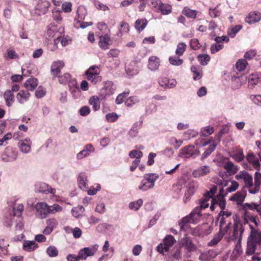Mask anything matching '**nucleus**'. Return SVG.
Listing matches in <instances>:
<instances>
[{"instance_id":"obj_1","label":"nucleus","mask_w":261,"mask_h":261,"mask_svg":"<svg viewBox=\"0 0 261 261\" xmlns=\"http://www.w3.org/2000/svg\"><path fill=\"white\" fill-rule=\"evenodd\" d=\"M220 229L227 233L230 230L232 220V213L228 211H221L218 214Z\"/></svg>"},{"instance_id":"obj_2","label":"nucleus","mask_w":261,"mask_h":261,"mask_svg":"<svg viewBox=\"0 0 261 261\" xmlns=\"http://www.w3.org/2000/svg\"><path fill=\"white\" fill-rule=\"evenodd\" d=\"M159 176L156 173L146 174L141 181L138 189L143 191H146L152 189L154 186L155 181L159 178Z\"/></svg>"},{"instance_id":"obj_3","label":"nucleus","mask_w":261,"mask_h":261,"mask_svg":"<svg viewBox=\"0 0 261 261\" xmlns=\"http://www.w3.org/2000/svg\"><path fill=\"white\" fill-rule=\"evenodd\" d=\"M213 227L208 223H203L198 225L193 230V234L196 237H203L211 233Z\"/></svg>"},{"instance_id":"obj_4","label":"nucleus","mask_w":261,"mask_h":261,"mask_svg":"<svg viewBox=\"0 0 261 261\" xmlns=\"http://www.w3.org/2000/svg\"><path fill=\"white\" fill-rule=\"evenodd\" d=\"M175 242L176 240L173 236H167L164 240V243H160L158 246V251L161 253H163L164 252H168Z\"/></svg>"},{"instance_id":"obj_5","label":"nucleus","mask_w":261,"mask_h":261,"mask_svg":"<svg viewBox=\"0 0 261 261\" xmlns=\"http://www.w3.org/2000/svg\"><path fill=\"white\" fill-rule=\"evenodd\" d=\"M36 216L40 219H44L49 215V205L45 202H38L35 206Z\"/></svg>"},{"instance_id":"obj_6","label":"nucleus","mask_w":261,"mask_h":261,"mask_svg":"<svg viewBox=\"0 0 261 261\" xmlns=\"http://www.w3.org/2000/svg\"><path fill=\"white\" fill-rule=\"evenodd\" d=\"M63 31V29L62 27H59L55 23H51L47 27V35L50 39L53 38L60 39Z\"/></svg>"},{"instance_id":"obj_7","label":"nucleus","mask_w":261,"mask_h":261,"mask_svg":"<svg viewBox=\"0 0 261 261\" xmlns=\"http://www.w3.org/2000/svg\"><path fill=\"white\" fill-rule=\"evenodd\" d=\"M199 187L198 182L194 180L190 181L186 186V191L185 193L184 201L187 202L190 200L192 196L195 193Z\"/></svg>"},{"instance_id":"obj_8","label":"nucleus","mask_w":261,"mask_h":261,"mask_svg":"<svg viewBox=\"0 0 261 261\" xmlns=\"http://www.w3.org/2000/svg\"><path fill=\"white\" fill-rule=\"evenodd\" d=\"M237 180L243 179L245 184V187L248 190L253 188L254 184L253 183L252 177L246 171H242L240 172L235 176Z\"/></svg>"},{"instance_id":"obj_9","label":"nucleus","mask_w":261,"mask_h":261,"mask_svg":"<svg viewBox=\"0 0 261 261\" xmlns=\"http://www.w3.org/2000/svg\"><path fill=\"white\" fill-rule=\"evenodd\" d=\"M98 246L94 245L90 247H85L80 250L79 252V258L82 259H86L87 257L92 256L94 255L97 250Z\"/></svg>"},{"instance_id":"obj_10","label":"nucleus","mask_w":261,"mask_h":261,"mask_svg":"<svg viewBox=\"0 0 261 261\" xmlns=\"http://www.w3.org/2000/svg\"><path fill=\"white\" fill-rule=\"evenodd\" d=\"M261 205L255 203H245L242 205V210L245 216H248L253 214V212H257Z\"/></svg>"},{"instance_id":"obj_11","label":"nucleus","mask_w":261,"mask_h":261,"mask_svg":"<svg viewBox=\"0 0 261 261\" xmlns=\"http://www.w3.org/2000/svg\"><path fill=\"white\" fill-rule=\"evenodd\" d=\"M211 171L210 166L203 165L195 169L192 173V176L195 178H200L208 175Z\"/></svg>"},{"instance_id":"obj_12","label":"nucleus","mask_w":261,"mask_h":261,"mask_svg":"<svg viewBox=\"0 0 261 261\" xmlns=\"http://www.w3.org/2000/svg\"><path fill=\"white\" fill-rule=\"evenodd\" d=\"M251 232L248 240L254 243L258 244V246L261 245V231L258 229H256L254 227L249 225Z\"/></svg>"},{"instance_id":"obj_13","label":"nucleus","mask_w":261,"mask_h":261,"mask_svg":"<svg viewBox=\"0 0 261 261\" xmlns=\"http://www.w3.org/2000/svg\"><path fill=\"white\" fill-rule=\"evenodd\" d=\"M224 160L227 161L224 164L223 168L228 173L229 176L234 175L239 170V167L238 165H236L234 163L229 160V158H226Z\"/></svg>"},{"instance_id":"obj_14","label":"nucleus","mask_w":261,"mask_h":261,"mask_svg":"<svg viewBox=\"0 0 261 261\" xmlns=\"http://www.w3.org/2000/svg\"><path fill=\"white\" fill-rule=\"evenodd\" d=\"M158 83L164 88H173L177 84L175 79H170L167 77H161L159 79Z\"/></svg>"},{"instance_id":"obj_15","label":"nucleus","mask_w":261,"mask_h":261,"mask_svg":"<svg viewBox=\"0 0 261 261\" xmlns=\"http://www.w3.org/2000/svg\"><path fill=\"white\" fill-rule=\"evenodd\" d=\"M64 66V63L62 61L54 62L51 66V73L53 75V79L54 80L58 76V74L61 72V69Z\"/></svg>"},{"instance_id":"obj_16","label":"nucleus","mask_w":261,"mask_h":261,"mask_svg":"<svg viewBox=\"0 0 261 261\" xmlns=\"http://www.w3.org/2000/svg\"><path fill=\"white\" fill-rule=\"evenodd\" d=\"M244 229L242 225L235 224L233 226V234L231 237L232 240L241 242Z\"/></svg>"},{"instance_id":"obj_17","label":"nucleus","mask_w":261,"mask_h":261,"mask_svg":"<svg viewBox=\"0 0 261 261\" xmlns=\"http://www.w3.org/2000/svg\"><path fill=\"white\" fill-rule=\"evenodd\" d=\"M254 179L253 188L249 189V192L251 194H255L260 190L261 186V173L256 172L254 174Z\"/></svg>"},{"instance_id":"obj_18","label":"nucleus","mask_w":261,"mask_h":261,"mask_svg":"<svg viewBox=\"0 0 261 261\" xmlns=\"http://www.w3.org/2000/svg\"><path fill=\"white\" fill-rule=\"evenodd\" d=\"M32 142L30 139H25L20 140L18 143V146L21 152L27 153L30 152Z\"/></svg>"},{"instance_id":"obj_19","label":"nucleus","mask_w":261,"mask_h":261,"mask_svg":"<svg viewBox=\"0 0 261 261\" xmlns=\"http://www.w3.org/2000/svg\"><path fill=\"white\" fill-rule=\"evenodd\" d=\"M247 160L249 163L252 166L254 169L258 170L260 167L258 157L256 156L253 153H249L246 156Z\"/></svg>"},{"instance_id":"obj_20","label":"nucleus","mask_w":261,"mask_h":261,"mask_svg":"<svg viewBox=\"0 0 261 261\" xmlns=\"http://www.w3.org/2000/svg\"><path fill=\"white\" fill-rule=\"evenodd\" d=\"M188 216L190 217L191 222L193 224L198 223L201 217L200 208L196 207Z\"/></svg>"},{"instance_id":"obj_21","label":"nucleus","mask_w":261,"mask_h":261,"mask_svg":"<svg viewBox=\"0 0 261 261\" xmlns=\"http://www.w3.org/2000/svg\"><path fill=\"white\" fill-rule=\"evenodd\" d=\"M229 156L236 162L240 163L244 159L243 151L241 148H237L229 152Z\"/></svg>"},{"instance_id":"obj_22","label":"nucleus","mask_w":261,"mask_h":261,"mask_svg":"<svg viewBox=\"0 0 261 261\" xmlns=\"http://www.w3.org/2000/svg\"><path fill=\"white\" fill-rule=\"evenodd\" d=\"M260 19L261 14L259 12H251L245 18V21L249 24H252L258 22Z\"/></svg>"},{"instance_id":"obj_23","label":"nucleus","mask_w":261,"mask_h":261,"mask_svg":"<svg viewBox=\"0 0 261 261\" xmlns=\"http://www.w3.org/2000/svg\"><path fill=\"white\" fill-rule=\"evenodd\" d=\"M160 65V60L156 56H151L149 58L148 68L151 71L156 70Z\"/></svg>"},{"instance_id":"obj_24","label":"nucleus","mask_w":261,"mask_h":261,"mask_svg":"<svg viewBox=\"0 0 261 261\" xmlns=\"http://www.w3.org/2000/svg\"><path fill=\"white\" fill-rule=\"evenodd\" d=\"M180 243L181 245L185 247L188 252L195 250L196 248L190 237H184L181 240Z\"/></svg>"},{"instance_id":"obj_25","label":"nucleus","mask_w":261,"mask_h":261,"mask_svg":"<svg viewBox=\"0 0 261 261\" xmlns=\"http://www.w3.org/2000/svg\"><path fill=\"white\" fill-rule=\"evenodd\" d=\"M110 41V37L108 34H107L104 36H100L99 37L98 44L102 49H107L109 48Z\"/></svg>"},{"instance_id":"obj_26","label":"nucleus","mask_w":261,"mask_h":261,"mask_svg":"<svg viewBox=\"0 0 261 261\" xmlns=\"http://www.w3.org/2000/svg\"><path fill=\"white\" fill-rule=\"evenodd\" d=\"M5 99L6 104L8 107L12 106L13 103L14 102L15 98L13 93L10 90H6L3 95Z\"/></svg>"},{"instance_id":"obj_27","label":"nucleus","mask_w":261,"mask_h":261,"mask_svg":"<svg viewBox=\"0 0 261 261\" xmlns=\"http://www.w3.org/2000/svg\"><path fill=\"white\" fill-rule=\"evenodd\" d=\"M195 151L196 150L194 146L189 145L183 147L181 149L180 153L181 154V156L187 158L192 156Z\"/></svg>"},{"instance_id":"obj_28","label":"nucleus","mask_w":261,"mask_h":261,"mask_svg":"<svg viewBox=\"0 0 261 261\" xmlns=\"http://www.w3.org/2000/svg\"><path fill=\"white\" fill-rule=\"evenodd\" d=\"M12 137L14 139L18 140V133H14L13 136L10 133H7L2 139H0V146H6L8 144V141L10 140Z\"/></svg>"},{"instance_id":"obj_29","label":"nucleus","mask_w":261,"mask_h":261,"mask_svg":"<svg viewBox=\"0 0 261 261\" xmlns=\"http://www.w3.org/2000/svg\"><path fill=\"white\" fill-rule=\"evenodd\" d=\"M59 82L61 84H66L68 83H72L76 84V81L72 79L71 75L68 73H65L62 75L58 76Z\"/></svg>"},{"instance_id":"obj_30","label":"nucleus","mask_w":261,"mask_h":261,"mask_svg":"<svg viewBox=\"0 0 261 261\" xmlns=\"http://www.w3.org/2000/svg\"><path fill=\"white\" fill-rule=\"evenodd\" d=\"M30 93L28 91L21 90L16 95V98L18 102L23 103L29 100Z\"/></svg>"},{"instance_id":"obj_31","label":"nucleus","mask_w":261,"mask_h":261,"mask_svg":"<svg viewBox=\"0 0 261 261\" xmlns=\"http://www.w3.org/2000/svg\"><path fill=\"white\" fill-rule=\"evenodd\" d=\"M38 247L35 241H25L23 244V249L28 252H31Z\"/></svg>"},{"instance_id":"obj_32","label":"nucleus","mask_w":261,"mask_h":261,"mask_svg":"<svg viewBox=\"0 0 261 261\" xmlns=\"http://www.w3.org/2000/svg\"><path fill=\"white\" fill-rule=\"evenodd\" d=\"M225 232L219 229V232L216 234L213 239L208 243L209 246H213L218 244L223 238Z\"/></svg>"},{"instance_id":"obj_33","label":"nucleus","mask_w":261,"mask_h":261,"mask_svg":"<svg viewBox=\"0 0 261 261\" xmlns=\"http://www.w3.org/2000/svg\"><path fill=\"white\" fill-rule=\"evenodd\" d=\"M191 223L190 217L187 215L179 222V226L180 229L183 231H187L190 227V224Z\"/></svg>"},{"instance_id":"obj_34","label":"nucleus","mask_w":261,"mask_h":261,"mask_svg":"<svg viewBox=\"0 0 261 261\" xmlns=\"http://www.w3.org/2000/svg\"><path fill=\"white\" fill-rule=\"evenodd\" d=\"M38 190L39 192L41 193H49L52 194H55L56 193L55 189L51 188L48 185L44 182L39 184Z\"/></svg>"},{"instance_id":"obj_35","label":"nucleus","mask_w":261,"mask_h":261,"mask_svg":"<svg viewBox=\"0 0 261 261\" xmlns=\"http://www.w3.org/2000/svg\"><path fill=\"white\" fill-rule=\"evenodd\" d=\"M76 14L77 18H76V19L79 22L84 20L87 15V10L86 8L83 6H80L77 9Z\"/></svg>"},{"instance_id":"obj_36","label":"nucleus","mask_w":261,"mask_h":261,"mask_svg":"<svg viewBox=\"0 0 261 261\" xmlns=\"http://www.w3.org/2000/svg\"><path fill=\"white\" fill-rule=\"evenodd\" d=\"M246 193L245 192H238L230 197V200L236 201L237 204H240L244 201Z\"/></svg>"},{"instance_id":"obj_37","label":"nucleus","mask_w":261,"mask_h":261,"mask_svg":"<svg viewBox=\"0 0 261 261\" xmlns=\"http://www.w3.org/2000/svg\"><path fill=\"white\" fill-rule=\"evenodd\" d=\"M89 103L92 106L94 111H97L100 109V100L98 97L96 96L91 97L89 100Z\"/></svg>"},{"instance_id":"obj_38","label":"nucleus","mask_w":261,"mask_h":261,"mask_svg":"<svg viewBox=\"0 0 261 261\" xmlns=\"http://www.w3.org/2000/svg\"><path fill=\"white\" fill-rule=\"evenodd\" d=\"M24 85L28 90L33 91L38 85L37 80L35 78L30 79L25 82Z\"/></svg>"},{"instance_id":"obj_39","label":"nucleus","mask_w":261,"mask_h":261,"mask_svg":"<svg viewBox=\"0 0 261 261\" xmlns=\"http://www.w3.org/2000/svg\"><path fill=\"white\" fill-rule=\"evenodd\" d=\"M147 23L148 21L145 18L139 19L136 21L135 27L139 32H141L146 27Z\"/></svg>"},{"instance_id":"obj_40","label":"nucleus","mask_w":261,"mask_h":261,"mask_svg":"<svg viewBox=\"0 0 261 261\" xmlns=\"http://www.w3.org/2000/svg\"><path fill=\"white\" fill-rule=\"evenodd\" d=\"M103 90L106 95H111L114 93L115 88L114 84L111 81H107L105 83Z\"/></svg>"},{"instance_id":"obj_41","label":"nucleus","mask_w":261,"mask_h":261,"mask_svg":"<svg viewBox=\"0 0 261 261\" xmlns=\"http://www.w3.org/2000/svg\"><path fill=\"white\" fill-rule=\"evenodd\" d=\"M85 75L87 76V80L93 85L96 84L101 80V76L99 75H97L96 74H94L91 73H86V72H85Z\"/></svg>"},{"instance_id":"obj_42","label":"nucleus","mask_w":261,"mask_h":261,"mask_svg":"<svg viewBox=\"0 0 261 261\" xmlns=\"http://www.w3.org/2000/svg\"><path fill=\"white\" fill-rule=\"evenodd\" d=\"M158 11H160L163 15H168L172 12V6L162 2Z\"/></svg>"},{"instance_id":"obj_43","label":"nucleus","mask_w":261,"mask_h":261,"mask_svg":"<svg viewBox=\"0 0 261 261\" xmlns=\"http://www.w3.org/2000/svg\"><path fill=\"white\" fill-rule=\"evenodd\" d=\"M49 5L50 4L48 2L42 1L37 4L36 9L39 10L41 13L44 14L48 11Z\"/></svg>"},{"instance_id":"obj_44","label":"nucleus","mask_w":261,"mask_h":261,"mask_svg":"<svg viewBox=\"0 0 261 261\" xmlns=\"http://www.w3.org/2000/svg\"><path fill=\"white\" fill-rule=\"evenodd\" d=\"M182 13L187 17L191 18H196L197 14V12L196 10H191L187 7L184 8Z\"/></svg>"},{"instance_id":"obj_45","label":"nucleus","mask_w":261,"mask_h":261,"mask_svg":"<svg viewBox=\"0 0 261 261\" xmlns=\"http://www.w3.org/2000/svg\"><path fill=\"white\" fill-rule=\"evenodd\" d=\"M257 246L258 244L248 240L246 253L248 255H251L255 252Z\"/></svg>"},{"instance_id":"obj_46","label":"nucleus","mask_w":261,"mask_h":261,"mask_svg":"<svg viewBox=\"0 0 261 261\" xmlns=\"http://www.w3.org/2000/svg\"><path fill=\"white\" fill-rule=\"evenodd\" d=\"M212 201L217 205H218L221 208V211H223L225 208L226 201L224 197H215L212 198Z\"/></svg>"},{"instance_id":"obj_47","label":"nucleus","mask_w":261,"mask_h":261,"mask_svg":"<svg viewBox=\"0 0 261 261\" xmlns=\"http://www.w3.org/2000/svg\"><path fill=\"white\" fill-rule=\"evenodd\" d=\"M210 198L211 196H210V193H206L204 195L203 197L201 200L200 205L199 207L200 208V210L202 208L204 209L208 206L209 203H208V201Z\"/></svg>"},{"instance_id":"obj_48","label":"nucleus","mask_w":261,"mask_h":261,"mask_svg":"<svg viewBox=\"0 0 261 261\" xmlns=\"http://www.w3.org/2000/svg\"><path fill=\"white\" fill-rule=\"evenodd\" d=\"M198 61L201 65H206L210 61V57L207 54H200L197 56Z\"/></svg>"},{"instance_id":"obj_49","label":"nucleus","mask_w":261,"mask_h":261,"mask_svg":"<svg viewBox=\"0 0 261 261\" xmlns=\"http://www.w3.org/2000/svg\"><path fill=\"white\" fill-rule=\"evenodd\" d=\"M216 147V144H211L208 148H207L206 150L202 154L201 160L203 161L204 159L207 158L215 150Z\"/></svg>"},{"instance_id":"obj_50","label":"nucleus","mask_w":261,"mask_h":261,"mask_svg":"<svg viewBox=\"0 0 261 261\" xmlns=\"http://www.w3.org/2000/svg\"><path fill=\"white\" fill-rule=\"evenodd\" d=\"M169 63L174 66H179L182 64L184 61L179 59V56H173L169 58Z\"/></svg>"},{"instance_id":"obj_51","label":"nucleus","mask_w":261,"mask_h":261,"mask_svg":"<svg viewBox=\"0 0 261 261\" xmlns=\"http://www.w3.org/2000/svg\"><path fill=\"white\" fill-rule=\"evenodd\" d=\"M187 45L185 43L180 42L178 43L175 51L176 55L178 56H182L186 50Z\"/></svg>"},{"instance_id":"obj_52","label":"nucleus","mask_w":261,"mask_h":261,"mask_svg":"<svg viewBox=\"0 0 261 261\" xmlns=\"http://www.w3.org/2000/svg\"><path fill=\"white\" fill-rule=\"evenodd\" d=\"M86 177L83 174L81 173L78 177V184L79 187L83 190L86 189L87 184L86 182Z\"/></svg>"},{"instance_id":"obj_53","label":"nucleus","mask_w":261,"mask_h":261,"mask_svg":"<svg viewBox=\"0 0 261 261\" xmlns=\"http://www.w3.org/2000/svg\"><path fill=\"white\" fill-rule=\"evenodd\" d=\"M248 63L245 59H239L236 64V67L238 70L242 71L245 70Z\"/></svg>"},{"instance_id":"obj_54","label":"nucleus","mask_w":261,"mask_h":261,"mask_svg":"<svg viewBox=\"0 0 261 261\" xmlns=\"http://www.w3.org/2000/svg\"><path fill=\"white\" fill-rule=\"evenodd\" d=\"M143 204V200L141 199H139L137 201L132 202L129 204V207L131 210H134L137 211Z\"/></svg>"},{"instance_id":"obj_55","label":"nucleus","mask_w":261,"mask_h":261,"mask_svg":"<svg viewBox=\"0 0 261 261\" xmlns=\"http://www.w3.org/2000/svg\"><path fill=\"white\" fill-rule=\"evenodd\" d=\"M224 46L220 43H217L216 44H213L211 46L210 50L211 53L212 54H214L220 51L223 48Z\"/></svg>"},{"instance_id":"obj_56","label":"nucleus","mask_w":261,"mask_h":261,"mask_svg":"<svg viewBox=\"0 0 261 261\" xmlns=\"http://www.w3.org/2000/svg\"><path fill=\"white\" fill-rule=\"evenodd\" d=\"M214 129L213 127L207 126L203 128L200 132V135L202 137H207L214 133Z\"/></svg>"},{"instance_id":"obj_57","label":"nucleus","mask_w":261,"mask_h":261,"mask_svg":"<svg viewBox=\"0 0 261 261\" xmlns=\"http://www.w3.org/2000/svg\"><path fill=\"white\" fill-rule=\"evenodd\" d=\"M46 252L50 257H55L58 254L57 249L53 246H49L46 249Z\"/></svg>"},{"instance_id":"obj_58","label":"nucleus","mask_w":261,"mask_h":261,"mask_svg":"<svg viewBox=\"0 0 261 261\" xmlns=\"http://www.w3.org/2000/svg\"><path fill=\"white\" fill-rule=\"evenodd\" d=\"M62 207L58 204H54L53 205H49V214H54L57 212H61Z\"/></svg>"},{"instance_id":"obj_59","label":"nucleus","mask_w":261,"mask_h":261,"mask_svg":"<svg viewBox=\"0 0 261 261\" xmlns=\"http://www.w3.org/2000/svg\"><path fill=\"white\" fill-rule=\"evenodd\" d=\"M23 205L22 204H18L17 206L13 207V213L15 216L20 217L23 211Z\"/></svg>"},{"instance_id":"obj_60","label":"nucleus","mask_w":261,"mask_h":261,"mask_svg":"<svg viewBox=\"0 0 261 261\" xmlns=\"http://www.w3.org/2000/svg\"><path fill=\"white\" fill-rule=\"evenodd\" d=\"M129 156L130 158H136V159L140 160V158L143 156V152L141 151L133 150L129 152Z\"/></svg>"},{"instance_id":"obj_61","label":"nucleus","mask_w":261,"mask_h":261,"mask_svg":"<svg viewBox=\"0 0 261 261\" xmlns=\"http://www.w3.org/2000/svg\"><path fill=\"white\" fill-rule=\"evenodd\" d=\"M129 93V91H127L119 94L116 99V103L118 105L122 103L124 101V99L128 96Z\"/></svg>"},{"instance_id":"obj_62","label":"nucleus","mask_w":261,"mask_h":261,"mask_svg":"<svg viewBox=\"0 0 261 261\" xmlns=\"http://www.w3.org/2000/svg\"><path fill=\"white\" fill-rule=\"evenodd\" d=\"M191 70L193 73V80L195 81L200 79L202 77L201 74L198 71V68L196 66H192Z\"/></svg>"},{"instance_id":"obj_63","label":"nucleus","mask_w":261,"mask_h":261,"mask_svg":"<svg viewBox=\"0 0 261 261\" xmlns=\"http://www.w3.org/2000/svg\"><path fill=\"white\" fill-rule=\"evenodd\" d=\"M190 45L193 50H197L201 47L199 40L196 38L192 39L190 42Z\"/></svg>"},{"instance_id":"obj_64","label":"nucleus","mask_w":261,"mask_h":261,"mask_svg":"<svg viewBox=\"0 0 261 261\" xmlns=\"http://www.w3.org/2000/svg\"><path fill=\"white\" fill-rule=\"evenodd\" d=\"M72 5L71 2H66L62 4L61 8L62 10L65 13H69L72 11Z\"/></svg>"}]
</instances>
